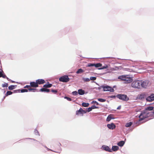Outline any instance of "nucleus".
<instances>
[{"label":"nucleus","instance_id":"nucleus-1","mask_svg":"<svg viewBox=\"0 0 154 154\" xmlns=\"http://www.w3.org/2000/svg\"><path fill=\"white\" fill-rule=\"evenodd\" d=\"M118 79L123 81L125 84H128L131 82L133 79L132 78L130 77L129 75H123L119 76L118 77Z\"/></svg>","mask_w":154,"mask_h":154},{"label":"nucleus","instance_id":"nucleus-2","mask_svg":"<svg viewBox=\"0 0 154 154\" xmlns=\"http://www.w3.org/2000/svg\"><path fill=\"white\" fill-rule=\"evenodd\" d=\"M150 113L152 114V113H149V112L147 111H146L145 110L143 111L139 116V119L138 122H139L143 120L146 118L151 116Z\"/></svg>","mask_w":154,"mask_h":154},{"label":"nucleus","instance_id":"nucleus-3","mask_svg":"<svg viewBox=\"0 0 154 154\" xmlns=\"http://www.w3.org/2000/svg\"><path fill=\"white\" fill-rule=\"evenodd\" d=\"M140 80H134L131 83V86L135 89H141V86L140 85Z\"/></svg>","mask_w":154,"mask_h":154},{"label":"nucleus","instance_id":"nucleus-4","mask_svg":"<svg viewBox=\"0 0 154 154\" xmlns=\"http://www.w3.org/2000/svg\"><path fill=\"white\" fill-rule=\"evenodd\" d=\"M116 97L123 101H127L129 100V98L125 94H119L116 95Z\"/></svg>","mask_w":154,"mask_h":154},{"label":"nucleus","instance_id":"nucleus-5","mask_svg":"<svg viewBox=\"0 0 154 154\" xmlns=\"http://www.w3.org/2000/svg\"><path fill=\"white\" fill-rule=\"evenodd\" d=\"M101 87L103 89L104 91H109L111 92H113L114 91V89L113 88L108 86L102 85Z\"/></svg>","mask_w":154,"mask_h":154},{"label":"nucleus","instance_id":"nucleus-6","mask_svg":"<svg viewBox=\"0 0 154 154\" xmlns=\"http://www.w3.org/2000/svg\"><path fill=\"white\" fill-rule=\"evenodd\" d=\"M69 79L67 75H65L60 77L59 79V80L60 82H67L69 81Z\"/></svg>","mask_w":154,"mask_h":154},{"label":"nucleus","instance_id":"nucleus-7","mask_svg":"<svg viewBox=\"0 0 154 154\" xmlns=\"http://www.w3.org/2000/svg\"><path fill=\"white\" fill-rule=\"evenodd\" d=\"M140 85L141 86V88H146L148 85L149 82L147 80L143 81L140 80Z\"/></svg>","mask_w":154,"mask_h":154},{"label":"nucleus","instance_id":"nucleus-8","mask_svg":"<svg viewBox=\"0 0 154 154\" xmlns=\"http://www.w3.org/2000/svg\"><path fill=\"white\" fill-rule=\"evenodd\" d=\"M102 66V64L100 63H88L87 66L88 67L95 66L96 68L101 67Z\"/></svg>","mask_w":154,"mask_h":154},{"label":"nucleus","instance_id":"nucleus-9","mask_svg":"<svg viewBox=\"0 0 154 154\" xmlns=\"http://www.w3.org/2000/svg\"><path fill=\"white\" fill-rule=\"evenodd\" d=\"M146 100L149 102H151L154 100V94H152L146 98Z\"/></svg>","mask_w":154,"mask_h":154},{"label":"nucleus","instance_id":"nucleus-10","mask_svg":"<svg viewBox=\"0 0 154 154\" xmlns=\"http://www.w3.org/2000/svg\"><path fill=\"white\" fill-rule=\"evenodd\" d=\"M86 112L82 108H80L79 110H77L76 112V114L79 115V114H83L86 113Z\"/></svg>","mask_w":154,"mask_h":154},{"label":"nucleus","instance_id":"nucleus-11","mask_svg":"<svg viewBox=\"0 0 154 154\" xmlns=\"http://www.w3.org/2000/svg\"><path fill=\"white\" fill-rule=\"evenodd\" d=\"M30 86L32 88H37L38 87V85L37 83L36 82H32L30 83Z\"/></svg>","mask_w":154,"mask_h":154},{"label":"nucleus","instance_id":"nucleus-12","mask_svg":"<svg viewBox=\"0 0 154 154\" xmlns=\"http://www.w3.org/2000/svg\"><path fill=\"white\" fill-rule=\"evenodd\" d=\"M38 85H39L45 83V81L44 80L42 79H39L36 80Z\"/></svg>","mask_w":154,"mask_h":154},{"label":"nucleus","instance_id":"nucleus-13","mask_svg":"<svg viewBox=\"0 0 154 154\" xmlns=\"http://www.w3.org/2000/svg\"><path fill=\"white\" fill-rule=\"evenodd\" d=\"M107 126L109 128L112 130L115 129L116 127V125L113 123L107 124Z\"/></svg>","mask_w":154,"mask_h":154},{"label":"nucleus","instance_id":"nucleus-14","mask_svg":"<svg viewBox=\"0 0 154 154\" xmlns=\"http://www.w3.org/2000/svg\"><path fill=\"white\" fill-rule=\"evenodd\" d=\"M146 97V94L145 93H142L138 95L137 98L138 99L142 100L144 98Z\"/></svg>","mask_w":154,"mask_h":154},{"label":"nucleus","instance_id":"nucleus-15","mask_svg":"<svg viewBox=\"0 0 154 154\" xmlns=\"http://www.w3.org/2000/svg\"><path fill=\"white\" fill-rule=\"evenodd\" d=\"M102 148L106 151H108L109 152H112L111 149L109 148L108 146L104 145L102 146Z\"/></svg>","mask_w":154,"mask_h":154},{"label":"nucleus","instance_id":"nucleus-16","mask_svg":"<svg viewBox=\"0 0 154 154\" xmlns=\"http://www.w3.org/2000/svg\"><path fill=\"white\" fill-rule=\"evenodd\" d=\"M39 91L41 92H46L48 93L50 91L49 89L43 88H41L39 90Z\"/></svg>","mask_w":154,"mask_h":154},{"label":"nucleus","instance_id":"nucleus-17","mask_svg":"<svg viewBox=\"0 0 154 154\" xmlns=\"http://www.w3.org/2000/svg\"><path fill=\"white\" fill-rule=\"evenodd\" d=\"M28 91H32L33 92L38 91V89L36 88H32L31 87L28 88Z\"/></svg>","mask_w":154,"mask_h":154},{"label":"nucleus","instance_id":"nucleus-18","mask_svg":"<svg viewBox=\"0 0 154 154\" xmlns=\"http://www.w3.org/2000/svg\"><path fill=\"white\" fill-rule=\"evenodd\" d=\"M78 94L80 95H82L85 94V91L82 89H80L78 90Z\"/></svg>","mask_w":154,"mask_h":154},{"label":"nucleus","instance_id":"nucleus-19","mask_svg":"<svg viewBox=\"0 0 154 154\" xmlns=\"http://www.w3.org/2000/svg\"><path fill=\"white\" fill-rule=\"evenodd\" d=\"M119 149V147L117 146H113L112 149L114 151H116Z\"/></svg>","mask_w":154,"mask_h":154},{"label":"nucleus","instance_id":"nucleus-20","mask_svg":"<svg viewBox=\"0 0 154 154\" xmlns=\"http://www.w3.org/2000/svg\"><path fill=\"white\" fill-rule=\"evenodd\" d=\"M154 107L152 106H149L145 109V111H148V110L151 111L153 109Z\"/></svg>","mask_w":154,"mask_h":154},{"label":"nucleus","instance_id":"nucleus-21","mask_svg":"<svg viewBox=\"0 0 154 154\" xmlns=\"http://www.w3.org/2000/svg\"><path fill=\"white\" fill-rule=\"evenodd\" d=\"M125 143V142L123 141H121L119 142L117 144L118 145L120 146H123Z\"/></svg>","mask_w":154,"mask_h":154},{"label":"nucleus","instance_id":"nucleus-22","mask_svg":"<svg viewBox=\"0 0 154 154\" xmlns=\"http://www.w3.org/2000/svg\"><path fill=\"white\" fill-rule=\"evenodd\" d=\"M16 85H11L8 87V88L9 90H11L15 89L16 87Z\"/></svg>","mask_w":154,"mask_h":154},{"label":"nucleus","instance_id":"nucleus-23","mask_svg":"<svg viewBox=\"0 0 154 154\" xmlns=\"http://www.w3.org/2000/svg\"><path fill=\"white\" fill-rule=\"evenodd\" d=\"M52 86V85L51 84L44 85L43 87L45 88H49L51 87Z\"/></svg>","mask_w":154,"mask_h":154},{"label":"nucleus","instance_id":"nucleus-24","mask_svg":"<svg viewBox=\"0 0 154 154\" xmlns=\"http://www.w3.org/2000/svg\"><path fill=\"white\" fill-rule=\"evenodd\" d=\"M132 124L133 123L131 122L127 123L125 125V127H130L132 125Z\"/></svg>","mask_w":154,"mask_h":154},{"label":"nucleus","instance_id":"nucleus-25","mask_svg":"<svg viewBox=\"0 0 154 154\" xmlns=\"http://www.w3.org/2000/svg\"><path fill=\"white\" fill-rule=\"evenodd\" d=\"M84 71L82 69H79L76 72V73L77 74H79L82 73L84 72Z\"/></svg>","mask_w":154,"mask_h":154},{"label":"nucleus","instance_id":"nucleus-26","mask_svg":"<svg viewBox=\"0 0 154 154\" xmlns=\"http://www.w3.org/2000/svg\"><path fill=\"white\" fill-rule=\"evenodd\" d=\"M82 106L85 107H88L89 105V104L88 103H82Z\"/></svg>","mask_w":154,"mask_h":154},{"label":"nucleus","instance_id":"nucleus-27","mask_svg":"<svg viewBox=\"0 0 154 154\" xmlns=\"http://www.w3.org/2000/svg\"><path fill=\"white\" fill-rule=\"evenodd\" d=\"M13 94V92L11 91H7L6 92V93L5 94V96H7L9 95H11Z\"/></svg>","mask_w":154,"mask_h":154},{"label":"nucleus","instance_id":"nucleus-28","mask_svg":"<svg viewBox=\"0 0 154 154\" xmlns=\"http://www.w3.org/2000/svg\"><path fill=\"white\" fill-rule=\"evenodd\" d=\"M112 119V117L110 115L108 116V117H107L106 120L107 122L109 121Z\"/></svg>","mask_w":154,"mask_h":154},{"label":"nucleus","instance_id":"nucleus-29","mask_svg":"<svg viewBox=\"0 0 154 154\" xmlns=\"http://www.w3.org/2000/svg\"><path fill=\"white\" fill-rule=\"evenodd\" d=\"M83 80L85 82H88L90 81V79L88 78H83Z\"/></svg>","mask_w":154,"mask_h":154},{"label":"nucleus","instance_id":"nucleus-30","mask_svg":"<svg viewBox=\"0 0 154 154\" xmlns=\"http://www.w3.org/2000/svg\"><path fill=\"white\" fill-rule=\"evenodd\" d=\"M108 68V66L106 65H105V66H103L102 67L98 69H106Z\"/></svg>","mask_w":154,"mask_h":154},{"label":"nucleus","instance_id":"nucleus-31","mask_svg":"<svg viewBox=\"0 0 154 154\" xmlns=\"http://www.w3.org/2000/svg\"><path fill=\"white\" fill-rule=\"evenodd\" d=\"M98 100L100 102H104L106 101V100L102 98H99L98 99Z\"/></svg>","mask_w":154,"mask_h":154},{"label":"nucleus","instance_id":"nucleus-32","mask_svg":"<svg viewBox=\"0 0 154 154\" xmlns=\"http://www.w3.org/2000/svg\"><path fill=\"white\" fill-rule=\"evenodd\" d=\"M2 86L3 87H7L8 86V84L7 83H5L2 84Z\"/></svg>","mask_w":154,"mask_h":154},{"label":"nucleus","instance_id":"nucleus-33","mask_svg":"<svg viewBox=\"0 0 154 154\" xmlns=\"http://www.w3.org/2000/svg\"><path fill=\"white\" fill-rule=\"evenodd\" d=\"M90 80H91L93 81L95 80L96 79V77H90Z\"/></svg>","mask_w":154,"mask_h":154},{"label":"nucleus","instance_id":"nucleus-34","mask_svg":"<svg viewBox=\"0 0 154 154\" xmlns=\"http://www.w3.org/2000/svg\"><path fill=\"white\" fill-rule=\"evenodd\" d=\"M28 90L26 89H22L21 90V92L23 93L24 92H27Z\"/></svg>","mask_w":154,"mask_h":154},{"label":"nucleus","instance_id":"nucleus-35","mask_svg":"<svg viewBox=\"0 0 154 154\" xmlns=\"http://www.w3.org/2000/svg\"><path fill=\"white\" fill-rule=\"evenodd\" d=\"M78 93L76 91H73L72 92V94L73 95H76L78 94Z\"/></svg>","mask_w":154,"mask_h":154},{"label":"nucleus","instance_id":"nucleus-36","mask_svg":"<svg viewBox=\"0 0 154 154\" xmlns=\"http://www.w3.org/2000/svg\"><path fill=\"white\" fill-rule=\"evenodd\" d=\"M51 91L53 93H54V94H56L57 92V90H54L52 89Z\"/></svg>","mask_w":154,"mask_h":154},{"label":"nucleus","instance_id":"nucleus-37","mask_svg":"<svg viewBox=\"0 0 154 154\" xmlns=\"http://www.w3.org/2000/svg\"><path fill=\"white\" fill-rule=\"evenodd\" d=\"M65 98L68 101H71L72 100V99L70 97H65Z\"/></svg>","mask_w":154,"mask_h":154},{"label":"nucleus","instance_id":"nucleus-38","mask_svg":"<svg viewBox=\"0 0 154 154\" xmlns=\"http://www.w3.org/2000/svg\"><path fill=\"white\" fill-rule=\"evenodd\" d=\"M92 103H95L97 105H99V103L98 102H97V101H94V100H93L92 102Z\"/></svg>","mask_w":154,"mask_h":154},{"label":"nucleus","instance_id":"nucleus-39","mask_svg":"<svg viewBox=\"0 0 154 154\" xmlns=\"http://www.w3.org/2000/svg\"><path fill=\"white\" fill-rule=\"evenodd\" d=\"M30 87H31V86H30V85H26V86H25L24 87V88H28V89L29 88H30Z\"/></svg>","mask_w":154,"mask_h":154},{"label":"nucleus","instance_id":"nucleus-40","mask_svg":"<svg viewBox=\"0 0 154 154\" xmlns=\"http://www.w3.org/2000/svg\"><path fill=\"white\" fill-rule=\"evenodd\" d=\"M92 109L91 107H89L87 111L88 112H89L91 111Z\"/></svg>","mask_w":154,"mask_h":154},{"label":"nucleus","instance_id":"nucleus-41","mask_svg":"<svg viewBox=\"0 0 154 154\" xmlns=\"http://www.w3.org/2000/svg\"><path fill=\"white\" fill-rule=\"evenodd\" d=\"M92 107V108L93 109H97V108H98V107L96 106H95V105H93V106H91Z\"/></svg>","mask_w":154,"mask_h":154},{"label":"nucleus","instance_id":"nucleus-42","mask_svg":"<svg viewBox=\"0 0 154 154\" xmlns=\"http://www.w3.org/2000/svg\"><path fill=\"white\" fill-rule=\"evenodd\" d=\"M153 112H149V113H152L151 114L150 113V114H151V116H153L154 115V109L153 110Z\"/></svg>","mask_w":154,"mask_h":154},{"label":"nucleus","instance_id":"nucleus-43","mask_svg":"<svg viewBox=\"0 0 154 154\" xmlns=\"http://www.w3.org/2000/svg\"><path fill=\"white\" fill-rule=\"evenodd\" d=\"M3 71L2 72H0V77H1L2 76L3 74Z\"/></svg>","mask_w":154,"mask_h":154},{"label":"nucleus","instance_id":"nucleus-44","mask_svg":"<svg viewBox=\"0 0 154 154\" xmlns=\"http://www.w3.org/2000/svg\"><path fill=\"white\" fill-rule=\"evenodd\" d=\"M20 92V90H14V93H17Z\"/></svg>","mask_w":154,"mask_h":154},{"label":"nucleus","instance_id":"nucleus-45","mask_svg":"<svg viewBox=\"0 0 154 154\" xmlns=\"http://www.w3.org/2000/svg\"><path fill=\"white\" fill-rule=\"evenodd\" d=\"M7 76L5 74H3L2 77L4 78H5Z\"/></svg>","mask_w":154,"mask_h":154},{"label":"nucleus","instance_id":"nucleus-46","mask_svg":"<svg viewBox=\"0 0 154 154\" xmlns=\"http://www.w3.org/2000/svg\"><path fill=\"white\" fill-rule=\"evenodd\" d=\"M121 106H118V107L117 108V109H121Z\"/></svg>","mask_w":154,"mask_h":154},{"label":"nucleus","instance_id":"nucleus-47","mask_svg":"<svg viewBox=\"0 0 154 154\" xmlns=\"http://www.w3.org/2000/svg\"><path fill=\"white\" fill-rule=\"evenodd\" d=\"M112 98H115L116 96H112L110 97Z\"/></svg>","mask_w":154,"mask_h":154},{"label":"nucleus","instance_id":"nucleus-48","mask_svg":"<svg viewBox=\"0 0 154 154\" xmlns=\"http://www.w3.org/2000/svg\"><path fill=\"white\" fill-rule=\"evenodd\" d=\"M6 78L8 80H9V78L7 77H6Z\"/></svg>","mask_w":154,"mask_h":154},{"label":"nucleus","instance_id":"nucleus-49","mask_svg":"<svg viewBox=\"0 0 154 154\" xmlns=\"http://www.w3.org/2000/svg\"><path fill=\"white\" fill-rule=\"evenodd\" d=\"M12 83H14V81H12Z\"/></svg>","mask_w":154,"mask_h":154}]
</instances>
